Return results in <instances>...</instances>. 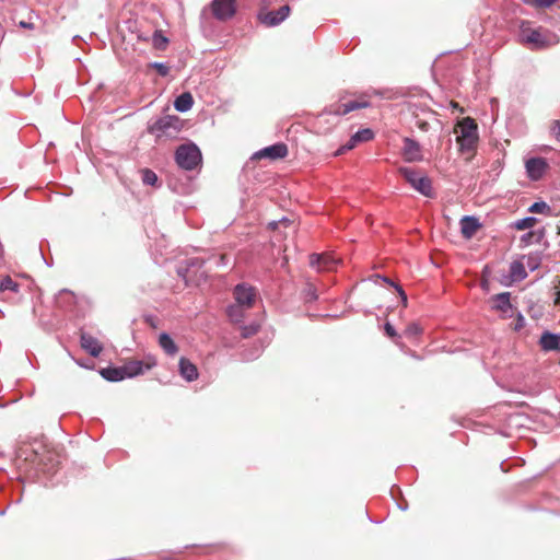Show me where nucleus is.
Returning <instances> with one entry per match:
<instances>
[{"label": "nucleus", "instance_id": "39448f33", "mask_svg": "<svg viewBox=\"0 0 560 560\" xmlns=\"http://www.w3.org/2000/svg\"><path fill=\"white\" fill-rule=\"evenodd\" d=\"M182 129V120L178 116L166 115L158 118L155 121L149 125L148 131L151 135L161 138L163 136L173 138Z\"/></svg>", "mask_w": 560, "mask_h": 560}, {"label": "nucleus", "instance_id": "cd10ccee", "mask_svg": "<svg viewBox=\"0 0 560 560\" xmlns=\"http://www.w3.org/2000/svg\"><path fill=\"white\" fill-rule=\"evenodd\" d=\"M537 221H538V219L535 217H526V218H523V219H520V220H516L515 222H513L512 228H514L518 231H524V230L533 228L537 223Z\"/></svg>", "mask_w": 560, "mask_h": 560}, {"label": "nucleus", "instance_id": "37998d69", "mask_svg": "<svg viewBox=\"0 0 560 560\" xmlns=\"http://www.w3.org/2000/svg\"><path fill=\"white\" fill-rule=\"evenodd\" d=\"M258 355H259V353H258V352H257V353H255V354H252V355H246V354H244V355H243V359H244V360H253V359L257 358Z\"/></svg>", "mask_w": 560, "mask_h": 560}, {"label": "nucleus", "instance_id": "e433bc0d", "mask_svg": "<svg viewBox=\"0 0 560 560\" xmlns=\"http://www.w3.org/2000/svg\"><path fill=\"white\" fill-rule=\"evenodd\" d=\"M384 329H385V334L390 337V338H395L397 337V332H396V329L394 328V326L390 324V323H386L384 325Z\"/></svg>", "mask_w": 560, "mask_h": 560}, {"label": "nucleus", "instance_id": "4468645a", "mask_svg": "<svg viewBox=\"0 0 560 560\" xmlns=\"http://www.w3.org/2000/svg\"><path fill=\"white\" fill-rule=\"evenodd\" d=\"M290 11V5L284 4L277 10L269 11L268 13H266L264 16L260 18V21L262 24L267 26H277L289 16Z\"/></svg>", "mask_w": 560, "mask_h": 560}, {"label": "nucleus", "instance_id": "ea45409f", "mask_svg": "<svg viewBox=\"0 0 560 560\" xmlns=\"http://www.w3.org/2000/svg\"><path fill=\"white\" fill-rule=\"evenodd\" d=\"M557 0H535L536 4L540 8H548L552 5Z\"/></svg>", "mask_w": 560, "mask_h": 560}, {"label": "nucleus", "instance_id": "4be33fe9", "mask_svg": "<svg viewBox=\"0 0 560 560\" xmlns=\"http://www.w3.org/2000/svg\"><path fill=\"white\" fill-rule=\"evenodd\" d=\"M101 375L108 382H120L126 377L124 365L122 366H108L101 370Z\"/></svg>", "mask_w": 560, "mask_h": 560}, {"label": "nucleus", "instance_id": "49530a36", "mask_svg": "<svg viewBox=\"0 0 560 560\" xmlns=\"http://www.w3.org/2000/svg\"><path fill=\"white\" fill-rule=\"evenodd\" d=\"M398 508H399L400 510H402V511L407 510V505H405V504H398Z\"/></svg>", "mask_w": 560, "mask_h": 560}, {"label": "nucleus", "instance_id": "7ed1b4c3", "mask_svg": "<svg viewBox=\"0 0 560 560\" xmlns=\"http://www.w3.org/2000/svg\"><path fill=\"white\" fill-rule=\"evenodd\" d=\"M460 152H472L478 141V126L470 117H465L459 125V135L456 139Z\"/></svg>", "mask_w": 560, "mask_h": 560}, {"label": "nucleus", "instance_id": "a19ab883", "mask_svg": "<svg viewBox=\"0 0 560 560\" xmlns=\"http://www.w3.org/2000/svg\"><path fill=\"white\" fill-rule=\"evenodd\" d=\"M290 221L287 219V218H283L281 219L280 221H271L269 222L268 226L271 229V230H275L278 228L279 223H289Z\"/></svg>", "mask_w": 560, "mask_h": 560}, {"label": "nucleus", "instance_id": "a878e982", "mask_svg": "<svg viewBox=\"0 0 560 560\" xmlns=\"http://www.w3.org/2000/svg\"><path fill=\"white\" fill-rule=\"evenodd\" d=\"M13 292L20 291V283L14 281L10 276H5L0 280V292Z\"/></svg>", "mask_w": 560, "mask_h": 560}, {"label": "nucleus", "instance_id": "412c9836", "mask_svg": "<svg viewBox=\"0 0 560 560\" xmlns=\"http://www.w3.org/2000/svg\"><path fill=\"white\" fill-rule=\"evenodd\" d=\"M493 305L492 308L495 311H499L503 314H508L512 311V304H511V293L510 292H502L499 294L493 295L492 298Z\"/></svg>", "mask_w": 560, "mask_h": 560}, {"label": "nucleus", "instance_id": "6ab92c4d", "mask_svg": "<svg viewBox=\"0 0 560 560\" xmlns=\"http://www.w3.org/2000/svg\"><path fill=\"white\" fill-rule=\"evenodd\" d=\"M539 345L544 351H560V335L544 331L540 336Z\"/></svg>", "mask_w": 560, "mask_h": 560}, {"label": "nucleus", "instance_id": "20e7f679", "mask_svg": "<svg viewBox=\"0 0 560 560\" xmlns=\"http://www.w3.org/2000/svg\"><path fill=\"white\" fill-rule=\"evenodd\" d=\"M399 174L406 179V182L418 192L428 198L434 197L431 179L422 175L419 171L401 166L398 170Z\"/></svg>", "mask_w": 560, "mask_h": 560}, {"label": "nucleus", "instance_id": "8fccbe9b", "mask_svg": "<svg viewBox=\"0 0 560 560\" xmlns=\"http://www.w3.org/2000/svg\"><path fill=\"white\" fill-rule=\"evenodd\" d=\"M4 514V511H0V515H3Z\"/></svg>", "mask_w": 560, "mask_h": 560}, {"label": "nucleus", "instance_id": "09e8293b", "mask_svg": "<svg viewBox=\"0 0 560 560\" xmlns=\"http://www.w3.org/2000/svg\"><path fill=\"white\" fill-rule=\"evenodd\" d=\"M518 319L523 320V316L521 314H518Z\"/></svg>", "mask_w": 560, "mask_h": 560}, {"label": "nucleus", "instance_id": "9b49d317", "mask_svg": "<svg viewBox=\"0 0 560 560\" xmlns=\"http://www.w3.org/2000/svg\"><path fill=\"white\" fill-rule=\"evenodd\" d=\"M374 138V132L370 128H364L358 130L354 135L351 136V138L348 140V142L343 145H341L335 153V155L343 154L345 152L352 150L358 145V143L361 142H368Z\"/></svg>", "mask_w": 560, "mask_h": 560}, {"label": "nucleus", "instance_id": "79ce46f5", "mask_svg": "<svg viewBox=\"0 0 560 560\" xmlns=\"http://www.w3.org/2000/svg\"><path fill=\"white\" fill-rule=\"evenodd\" d=\"M377 277L381 278L382 281H384L385 283L392 285L393 288H395V285H398L397 283H395L393 280H390L387 277H383V276H377Z\"/></svg>", "mask_w": 560, "mask_h": 560}, {"label": "nucleus", "instance_id": "dca6fc26", "mask_svg": "<svg viewBox=\"0 0 560 560\" xmlns=\"http://www.w3.org/2000/svg\"><path fill=\"white\" fill-rule=\"evenodd\" d=\"M310 265L318 271H330L336 265L337 260L328 254H312L310 256Z\"/></svg>", "mask_w": 560, "mask_h": 560}, {"label": "nucleus", "instance_id": "0eeeda50", "mask_svg": "<svg viewBox=\"0 0 560 560\" xmlns=\"http://www.w3.org/2000/svg\"><path fill=\"white\" fill-rule=\"evenodd\" d=\"M370 106L368 101H350L343 104H334L326 108L319 116L318 119H325L327 116L340 117L349 114L352 110L366 108Z\"/></svg>", "mask_w": 560, "mask_h": 560}, {"label": "nucleus", "instance_id": "c03bdc74", "mask_svg": "<svg viewBox=\"0 0 560 560\" xmlns=\"http://www.w3.org/2000/svg\"><path fill=\"white\" fill-rule=\"evenodd\" d=\"M20 26L27 28V27H32V24L31 23H26V22H21Z\"/></svg>", "mask_w": 560, "mask_h": 560}, {"label": "nucleus", "instance_id": "6e6552de", "mask_svg": "<svg viewBox=\"0 0 560 560\" xmlns=\"http://www.w3.org/2000/svg\"><path fill=\"white\" fill-rule=\"evenodd\" d=\"M288 155V145L284 142H276L269 147H265L255 152L252 156L253 160L268 159L277 161L284 159Z\"/></svg>", "mask_w": 560, "mask_h": 560}, {"label": "nucleus", "instance_id": "c85d7f7f", "mask_svg": "<svg viewBox=\"0 0 560 560\" xmlns=\"http://www.w3.org/2000/svg\"><path fill=\"white\" fill-rule=\"evenodd\" d=\"M141 179L144 185L156 186L159 178L155 172L150 168L141 170Z\"/></svg>", "mask_w": 560, "mask_h": 560}, {"label": "nucleus", "instance_id": "423d86ee", "mask_svg": "<svg viewBox=\"0 0 560 560\" xmlns=\"http://www.w3.org/2000/svg\"><path fill=\"white\" fill-rule=\"evenodd\" d=\"M205 260L200 257L188 258L185 266L177 268V275L187 283L198 282L200 279L206 278V272L202 269Z\"/></svg>", "mask_w": 560, "mask_h": 560}, {"label": "nucleus", "instance_id": "473e14b6", "mask_svg": "<svg viewBox=\"0 0 560 560\" xmlns=\"http://www.w3.org/2000/svg\"><path fill=\"white\" fill-rule=\"evenodd\" d=\"M259 329V325L256 324V323H252L249 325H244L241 327V335L244 337V338H248L253 335H255Z\"/></svg>", "mask_w": 560, "mask_h": 560}, {"label": "nucleus", "instance_id": "2f4dec72", "mask_svg": "<svg viewBox=\"0 0 560 560\" xmlns=\"http://www.w3.org/2000/svg\"><path fill=\"white\" fill-rule=\"evenodd\" d=\"M421 332H422V328L420 327V325L418 323H410L405 329V335L408 338L418 337Z\"/></svg>", "mask_w": 560, "mask_h": 560}, {"label": "nucleus", "instance_id": "f257e3e1", "mask_svg": "<svg viewBox=\"0 0 560 560\" xmlns=\"http://www.w3.org/2000/svg\"><path fill=\"white\" fill-rule=\"evenodd\" d=\"M518 40L532 50H541L550 46L547 33L541 28H533L529 21H521Z\"/></svg>", "mask_w": 560, "mask_h": 560}, {"label": "nucleus", "instance_id": "c9c22d12", "mask_svg": "<svg viewBox=\"0 0 560 560\" xmlns=\"http://www.w3.org/2000/svg\"><path fill=\"white\" fill-rule=\"evenodd\" d=\"M305 299L307 302H314L318 299L316 289L310 285L305 291Z\"/></svg>", "mask_w": 560, "mask_h": 560}, {"label": "nucleus", "instance_id": "c756f323", "mask_svg": "<svg viewBox=\"0 0 560 560\" xmlns=\"http://www.w3.org/2000/svg\"><path fill=\"white\" fill-rule=\"evenodd\" d=\"M528 211L532 212V213L550 214L551 213V208H550V206L547 202L540 200V201L534 202L528 208Z\"/></svg>", "mask_w": 560, "mask_h": 560}, {"label": "nucleus", "instance_id": "a211bd4d", "mask_svg": "<svg viewBox=\"0 0 560 560\" xmlns=\"http://www.w3.org/2000/svg\"><path fill=\"white\" fill-rule=\"evenodd\" d=\"M481 224L476 217L465 215L460 220V233L465 238H470L480 229Z\"/></svg>", "mask_w": 560, "mask_h": 560}, {"label": "nucleus", "instance_id": "393cba45", "mask_svg": "<svg viewBox=\"0 0 560 560\" xmlns=\"http://www.w3.org/2000/svg\"><path fill=\"white\" fill-rule=\"evenodd\" d=\"M527 277V272L522 261L514 260L510 264L511 281H522Z\"/></svg>", "mask_w": 560, "mask_h": 560}, {"label": "nucleus", "instance_id": "58836bf2", "mask_svg": "<svg viewBox=\"0 0 560 560\" xmlns=\"http://www.w3.org/2000/svg\"><path fill=\"white\" fill-rule=\"evenodd\" d=\"M552 135L558 141H560V120L555 121L552 127Z\"/></svg>", "mask_w": 560, "mask_h": 560}, {"label": "nucleus", "instance_id": "f3484780", "mask_svg": "<svg viewBox=\"0 0 560 560\" xmlns=\"http://www.w3.org/2000/svg\"><path fill=\"white\" fill-rule=\"evenodd\" d=\"M80 343L82 349L94 358L98 357L103 350L101 342L88 332H81Z\"/></svg>", "mask_w": 560, "mask_h": 560}, {"label": "nucleus", "instance_id": "3c124183", "mask_svg": "<svg viewBox=\"0 0 560 560\" xmlns=\"http://www.w3.org/2000/svg\"><path fill=\"white\" fill-rule=\"evenodd\" d=\"M558 230H559L558 233L560 234V225L558 226Z\"/></svg>", "mask_w": 560, "mask_h": 560}, {"label": "nucleus", "instance_id": "2eb2a0df", "mask_svg": "<svg viewBox=\"0 0 560 560\" xmlns=\"http://www.w3.org/2000/svg\"><path fill=\"white\" fill-rule=\"evenodd\" d=\"M402 155L406 162H419L423 159L419 142L408 137L404 139Z\"/></svg>", "mask_w": 560, "mask_h": 560}, {"label": "nucleus", "instance_id": "b1692460", "mask_svg": "<svg viewBox=\"0 0 560 560\" xmlns=\"http://www.w3.org/2000/svg\"><path fill=\"white\" fill-rule=\"evenodd\" d=\"M159 345L167 355L173 357L178 352V347L167 332L160 335Z\"/></svg>", "mask_w": 560, "mask_h": 560}, {"label": "nucleus", "instance_id": "72a5a7b5", "mask_svg": "<svg viewBox=\"0 0 560 560\" xmlns=\"http://www.w3.org/2000/svg\"><path fill=\"white\" fill-rule=\"evenodd\" d=\"M149 67L155 69L161 77H166L170 73V67L164 62L154 61Z\"/></svg>", "mask_w": 560, "mask_h": 560}, {"label": "nucleus", "instance_id": "f03ea898", "mask_svg": "<svg viewBox=\"0 0 560 560\" xmlns=\"http://www.w3.org/2000/svg\"><path fill=\"white\" fill-rule=\"evenodd\" d=\"M175 162L185 171H194L201 165L202 155L194 142L183 143L175 150Z\"/></svg>", "mask_w": 560, "mask_h": 560}, {"label": "nucleus", "instance_id": "4c0bfd02", "mask_svg": "<svg viewBox=\"0 0 560 560\" xmlns=\"http://www.w3.org/2000/svg\"><path fill=\"white\" fill-rule=\"evenodd\" d=\"M395 290L398 292L401 303L406 307L407 303H408V298H407L406 292L404 291V289L400 285H395Z\"/></svg>", "mask_w": 560, "mask_h": 560}, {"label": "nucleus", "instance_id": "ddd939ff", "mask_svg": "<svg viewBox=\"0 0 560 560\" xmlns=\"http://www.w3.org/2000/svg\"><path fill=\"white\" fill-rule=\"evenodd\" d=\"M156 362L153 358H148V361L132 360L124 364L126 377L131 378L143 374L145 371L155 366Z\"/></svg>", "mask_w": 560, "mask_h": 560}, {"label": "nucleus", "instance_id": "de8ad7c7", "mask_svg": "<svg viewBox=\"0 0 560 560\" xmlns=\"http://www.w3.org/2000/svg\"><path fill=\"white\" fill-rule=\"evenodd\" d=\"M1 2H11L12 0H0Z\"/></svg>", "mask_w": 560, "mask_h": 560}, {"label": "nucleus", "instance_id": "aec40b11", "mask_svg": "<svg viewBox=\"0 0 560 560\" xmlns=\"http://www.w3.org/2000/svg\"><path fill=\"white\" fill-rule=\"evenodd\" d=\"M179 374L187 382H192L198 378L197 366L188 359L182 357L178 363Z\"/></svg>", "mask_w": 560, "mask_h": 560}, {"label": "nucleus", "instance_id": "1a4fd4ad", "mask_svg": "<svg viewBox=\"0 0 560 560\" xmlns=\"http://www.w3.org/2000/svg\"><path fill=\"white\" fill-rule=\"evenodd\" d=\"M233 294L235 302L245 308H250L257 296L255 288L247 283H238Z\"/></svg>", "mask_w": 560, "mask_h": 560}, {"label": "nucleus", "instance_id": "bb28decb", "mask_svg": "<svg viewBox=\"0 0 560 560\" xmlns=\"http://www.w3.org/2000/svg\"><path fill=\"white\" fill-rule=\"evenodd\" d=\"M244 310L246 308L235 302L228 307L226 312L232 322L240 323L244 317Z\"/></svg>", "mask_w": 560, "mask_h": 560}, {"label": "nucleus", "instance_id": "5701e85b", "mask_svg": "<svg viewBox=\"0 0 560 560\" xmlns=\"http://www.w3.org/2000/svg\"><path fill=\"white\" fill-rule=\"evenodd\" d=\"M194 105V97L189 92H184L178 95L174 101V107L179 113H186L191 109Z\"/></svg>", "mask_w": 560, "mask_h": 560}, {"label": "nucleus", "instance_id": "a18cd8bd", "mask_svg": "<svg viewBox=\"0 0 560 560\" xmlns=\"http://www.w3.org/2000/svg\"><path fill=\"white\" fill-rule=\"evenodd\" d=\"M556 304H560V292L557 293V298L555 300Z\"/></svg>", "mask_w": 560, "mask_h": 560}, {"label": "nucleus", "instance_id": "f8f14e48", "mask_svg": "<svg viewBox=\"0 0 560 560\" xmlns=\"http://www.w3.org/2000/svg\"><path fill=\"white\" fill-rule=\"evenodd\" d=\"M527 176L532 180H539L548 168V163L544 158H530L525 162Z\"/></svg>", "mask_w": 560, "mask_h": 560}, {"label": "nucleus", "instance_id": "f704fd0d", "mask_svg": "<svg viewBox=\"0 0 560 560\" xmlns=\"http://www.w3.org/2000/svg\"><path fill=\"white\" fill-rule=\"evenodd\" d=\"M535 236H537L536 242H539V240H540V238H541V236H542V232H540V233L537 235V233H536V232H534V231H529V232H527V233H525V234H523V235H522L521 241H522L523 243H525V244H530V243H532V238H533V237H535Z\"/></svg>", "mask_w": 560, "mask_h": 560}, {"label": "nucleus", "instance_id": "7c9ffc66", "mask_svg": "<svg viewBox=\"0 0 560 560\" xmlns=\"http://www.w3.org/2000/svg\"><path fill=\"white\" fill-rule=\"evenodd\" d=\"M168 39L161 34V32L156 31L153 34V45L156 49H165Z\"/></svg>", "mask_w": 560, "mask_h": 560}, {"label": "nucleus", "instance_id": "9d476101", "mask_svg": "<svg viewBox=\"0 0 560 560\" xmlns=\"http://www.w3.org/2000/svg\"><path fill=\"white\" fill-rule=\"evenodd\" d=\"M211 9L214 18L220 21L232 19L236 12L234 0H213Z\"/></svg>", "mask_w": 560, "mask_h": 560}]
</instances>
